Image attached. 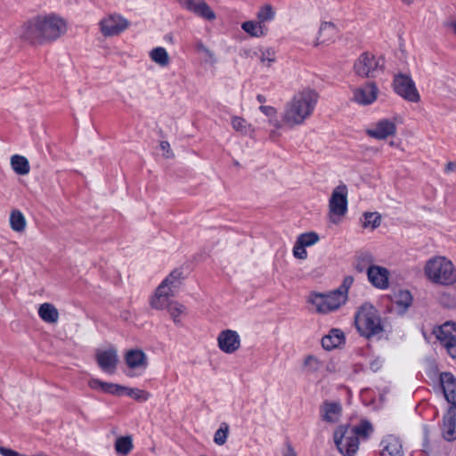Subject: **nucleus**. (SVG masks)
<instances>
[{
    "instance_id": "nucleus-1",
    "label": "nucleus",
    "mask_w": 456,
    "mask_h": 456,
    "mask_svg": "<svg viewBox=\"0 0 456 456\" xmlns=\"http://www.w3.org/2000/svg\"><path fill=\"white\" fill-rule=\"evenodd\" d=\"M67 31L65 20L54 13L37 15L21 27L20 37L31 45L52 43Z\"/></svg>"
},
{
    "instance_id": "nucleus-2",
    "label": "nucleus",
    "mask_w": 456,
    "mask_h": 456,
    "mask_svg": "<svg viewBox=\"0 0 456 456\" xmlns=\"http://www.w3.org/2000/svg\"><path fill=\"white\" fill-rule=\"evenodd\" d=\"M318 99V93L311 88L297 93L285 105L281 117L283 125L289 127L302 125L314 113Z\"/></svg>"
},
{
    "instance_id": "nucleus-3",
    "label": "nucleus",
    "mask_w": 456,
    "mask_h": 456,
    "mask_svg": "<svg viewBox=\"0 0 456 456\" xmlns=\"http://www.w3.org/2000/svg\"><path fill=\"white\" fill-rule=\"evenodd\" d=\"M354 323L361 336L370 339L383 333L384 328L378 310L370 304L362 305L354 317Z\"/></svg>"
},
{
    "instance_id": "nucleus-4",
    "label": "nucleus",
    "mask_w": 456,
    "mask_h": 456,
    "mask_svg": "<svg viewBox=\"0 0 456 456\" xmlns=\"http://www.w3.org/2000/svg\"><path fill=\"white\" fill-rule=\"evenodd\" d=\"M425 275L434 283L449 286L456 282V270L453 264L444 256L430 258L424 268Z\"/></svg>"
},
{
    "instance_id": "nucleus-5",
    "label": "nucleus",
    "mask_w": 456,
    "mask_h": 456,
    "mask_svg": "<svg viewBox=\"0 0 456 456\" xmlns=\"http://www.w3.org/2000/svg\"><path fill=\"white\" fill-rule=\"evenodd\" d=\"M384 59L377 58L375 55L365 52L362 53L354 61V71L356 76L362 78H374L384 69Z\"/></svg>"
},
{
    "instance_id": "nucleus-6",
    "label": "nucleus",
    "mask_w": 456,
    "mask_h": 456,
    "mask_svg": "<svg viewBox=\"0 0 456 456\" xmlns=\"http://www.w3.org/2000/svg\"><path fill=\"white\" fill-rule=\"evenodd\" d=\"M350 425L338 426L333 434L337 449L343 456H354L359 449V439L349 435Z\"/></svg>"
},
{
    "instance_id": "nucleus-7",
    "label": "nucleus",
    "mask_w": 456,
    "mask_h": 456,
    "mask_svg": "<svg viewBox=\"0 0 456 456\" xmlns=\"http://www.w3.org/2000/svg\"><path fill=\"white\" fill-rule=\"evenodd\" d=\"M393 87L398 95L408 102H418L420 100L415 83L409 75L403 73L395 75Z\"/></svg>"
},
{
    "instance_id": "nucleus-8",
    "label": "nucleus",
    "mask_w": 456,
    "mask_h": 456,
    "mask_svg": "<svg viewBox=\"0 0 456 456\" xmlns=\"http://www.w3.org/2000/svg\"><path fill=\"white\" fill-rule=\"evenodd\" d=\"M346 297L339 291L334 290L328 295L314 294L311 302L319 313H328L338 309L346 302Z\"/></svg>"
},
{
    "instance_id": "nucleus-9",
    "label": "nucleus",
    "mask_w": 456,
    "mask_h": 456,
    "mask_svg": "<svg viewBox=\"0 0 456 456\" xmlns=\"http://www.w3.org/2000/svg\"><path fill=\"white\" fill-rule=\"evenodd\" d=\"M330 219L333 223L337 221L334 216H344L347 211V188L345 184L337 186L331 194L329 201Z\"/></svg>"
},
{
    "instance_id": "nucleus-10",
    "label": "nucleus",
    "mask_w": 456,
    "mask_h": 456,
    "mask_svg": "<svg viewBox=\"0 0 456 456\" xmlns=\"http://www.w3.org/2000/svg\"><path fill=\"white\" fill-rule=\"evenodd\" d=\"M128 26V21L120 15L110 14L100 22L101 31L105 37L117 36Z\"/></svg>"
},
{
    "instance_id": "nucleus-11",
    "label": "nucleus",
    "mask_w": 456,
    "mask_h": 456,
    "mask_svg": "<svg viewBox=\"0 0 456 456\" xmlns=\"http://www.w3.org/2000/svg\"><path fill=\"white\" fill-rule=\"evenodd\" d=\"M353 100L360 105H370L378 97L379 88L375 82L370 81L354 89Z\"/></svg>"
},
{
    "instance_id": "nucleus-12",
    "label": "nucleus",
    "mask_w": 456,
    "mask_h": 456,
    "mask_svg": "<svg viewBox=\"0 0 456 456\" xmlns=\"http://www.w3.org/2000/svg\"><path fill=\"white\" fill-rule=\"evenodd\" d=\"M179 4L195 15L208 20H214L216 13L204 0H177Z\"/></svg>"
},
{
    "instance_id": "nucleus-13",
    "label": "nucleus",
    "mask_w": 456,
    "mask_h": 456,
    "mask_svg": "<svg viewBox=\"0 0 456 456\" xmlns=\"http://www.w3.org/2000/svg\"><path fill=\"white\" fill-rule=\"evenodd\" d=\"M219 348L226 353L232 354L240 346V338L235 330H225L219 333L217 338Z\"/></svg>"
},
{
    "instance_id": "nucleus-14",
    "label": "nucleus",
    "mask_w": 456,
    "mask_h": 456,
    "mask_svg": "<svg viewBox=\"0 0 456 456\" xmlns=\"http://www.w3.org/2000/svg\"><path fill=\"white\" fill-rule=\"evenodd\" d=\"M96 361L104 372L113 374L118 362L117 350L113 348L98 350L96 353Z\"/></svg>"
},
{
    "instance_id": "nucleus-15",
    "label": "nucleus",
    "mask_w": 456,
    "mask_h": 456,
    "mask_svg": "<svg viewBox=\"0 0 456 456\" xmlns=\"http://www.w3.org/2000/svg\"><path fill=\"white\" fill-rule=\"evenodd\" d=\"M367 277L369 281L378 289H384L388 287L389 272L385 267L370 265Z\"/></svg>"
},
{
    "instance_id": "nucleus-16",
    "label": "nucleus",
    "mask_w": 456,
    "mask_h": 456,
    "mask_svg": "<svg viewBox=\"0 0 456 456\" xmlns=\"http://www.w3.org/2000/svg\"><path fill=\"white\" fill-rule=\"evenodd\" d=\"M440 383L445 399L451 403L450 407H456V379L451 372H442Z\"/></svg>"
},
{
    "instance_id": "nucleus-17",
    "label": "nucleus",
    "mask_w": 456,
    "mask_h": 456,
    "mask_svg": "<svg viewBox=\"0 0 456 456\" xmlns=\"http://www.w3.org/2000/svg\"><path fill=\"white\" fill-rule=\"evenodd\" d=\"M442 436L448 442L456 440V407H450L443 418Z\"/></svg>"
},
{
    "instance_id": "nucleus-18",
    "label": "nucleus",
    "mask_w": 456,
    "mask_h": 456,
    "mask_svg": "<svg viewBox=\"0 0 456 456\" xmlns=\"http://www.w3.org/2000/svg\"><path fill=\"white\" fill-rule=\"evenodd\" d=\"M380 445L381 456H404L401 440L393 435L384 437Z\"/></svg>"
},
{
    "instance_id": "nucleus-19",
    "label": "nucleus",
    "mask_w": 456,
    "mask_h": 456,
    "mask_svg": "<svg viewBox=\"0 0 456 456\" xmlns=\"http://www.w3.org/2000/svg\"><path fill=\"white\" fill-rule=\"evenodd\" d=\"M396 133L395 123L389 119H381L372 129H369L367 134L376 139L383 140Z\"/></svg>"
},
{
    "instance_id": "nucleus-20",
    "label": "nucleus",
    "mask_w": 456,
    "mask_h": 456,
    "mask_svg": "<svg viewBox=\"0 0 456 456\" xmlns=\"http://www.w3.org/2000/svg\"><path fill=\"white\" fill-rule=\"evenodd\" d=\"M342 412L341 404L338 402L325 401L320 407L321 418L328 423L338 421Z\"/></svg>"
},
{
    "instance_id": "nucleus-21",
    "label": "nucleus",
    "mask_w": 456,
    "mask_h": 456,
    "mask_svg": "<svg viewBox=\"0 0 456 456\" xmlns=\"http://www.w3.org/2000/svg\"><path fill=\"white\" fill-rule=\"evenodd\" d=\"M174 296L175 294L172 293V289L160 284L151 300V305L155 309L167 308L168 304L171 302L169 297Z\"/></svg>"
},
{
    "instance_id": "nucleus-22",
    "label": "nucleus",
    "mask_w": 456,
    "mask_h": 456,
    "mask_svg": "<svg viewBox=\"0 0 456 456\" xmlns=\"http://www.w3.org/2000/svg\"><path fill=\"white\" fill-rule=\"evenodd\" d=\"M89 387L93 389H101L105 393L111 395H123L126 391V387L113 384L103 382L98 379H93L89 381Z\"/></svg>"
},
{
    "instance_id": "nucleus-23",
    "label": "nucleus",
    "mask_w": 456,
    "mask_h": 456,
    "mask_svg": "<svg viewBox=\"0 0 456 456\" xmlns=\"http://www.w3.org/2000/svg\"><path fill=\"white\" fill-rule=\"evenodd\" d=\"M344 340V333L340 330L332 329L328 335L322 338V346L326 350H332L341 345Z\"/></svg>"
},
{
    "instance_id": "nucleus-24",
    "label": "nucleus",
    "mask_w": 456,
    "mask_h": 456,
    "mask_svg": "<svg viewBox=\"0 0 456 456\" xmlns=\"http://www.w3.org/2000/svg\"><path fill=\"white\" fill-rule=\"evenodd\" d=\"M241 28L250 37H261L267 34L268 28L257 20H248L241 24Z\"/></svg>"
},
{
    "instance_id": "nucleus-25",
    "label": "nucleus",
    "mask_w": 456,
    "mask_h": 456,
    "mask_svg": "<svg viewBox=\"0 0 456 456\" xmlns=\"http://www.w3.org/2000/svg\"><path fill=\"white\" fill-rule=\"evenodd\" d=\"M38 315L48 323H55L59 319L58 310L50 303H44L39 306Z\"/></svg>"
},
{
    "instance_id": "nucleus-26",
    "label": "nucleus",
    "mask_w": 456,
    "mask_h": 456,
    "mask_svg": "<svg viewBox=\"0 0 456 456\" xmlns=\"http://www.w3.org/2000/svg\"><path fill=\"white\" fill-rule=\"evenodd\" d=\"M373 432V427L371 423L367 419H362L359 424L355 426L350 425L349 435L356 436L358 439L368 438Z\"/></svg>"
},
{
    "instance_id": "nucleus-27",
    "label": "nucleus",
    "mask_w": 456,
    "mask_h": 456,
    "mask_svg": "<svg viewBox=\"0 0 456 456\" xmlns=\"http://www.w3.org/2000/svg\"><path fill=\"white\" fill-rule=\"evenodd\" d=\"M134 448L133 439L130 436H118L117 437L114 449L118 456L128 455Z\"/></svg>"
},
{
    "instance_id": "nucleus-28",
    "label": "nucleus",
    "mask_w": 456,
    "mask_h": 456,
    "mask_svg": "<svg viewBox=\"0 0 456 456\" xmlns=\"http://www.w3.org/2000/svg\"><path fill=\"white\" fill-rule=\"evenodd\" d=\"M337 35V28L331 22L324 21L321 24L319 29L318 42L316 45L324 44L331 41Z\"/></svg>"
},
{
    "instance_id": "nucleus-29",
    "label": "nucleus",
    "mask_w": 456,
    "mask_h": 456,
    "mask_svg": "<svg viewBox=\"0 0 456 456\" xmlns=\"http://www.w3.org/2000/svg\"><path fill=\"white\" fill-rule=\"evenodd\" d=\"M11 166L13 171L20 175H28L30 171L28 160L24 156H12Z\"/></svg>"
},
{
    "instance_id": "nucleus-30",
    "label": "nucleus",
    "mask_w": 456,
    "mask_h": 456,
    "mask_svg": "<svg viewBox=\"0 0 456 456\" xmlns=\"http://www.w3.org/2000/svg\"><path fill=\"white\" fill-rule=\"evenodd\" d=\"M10 226L16 232H23L27 226L24 215L20 210H12L10 214Z\"/></svg>"
},
{
    "instance_id": "nucleus-31",
    "label": "nucleus",
    "mask_w": 456,
    "mask_h": 456,
    "mask_svg": "<svg viewBox=\"0 0 456 456\" xmlns=\"http://www.w3.org/2000/svg\"><path fill=\"white\" fill-rule=\"evenodd\" d=\"M149 56L151 57L152 61H154L160 67H167L170 62L168 53L164 47L159 46V47L153 48L149 53Z\"/></svg>"
},
{
    "instance_id": "nucleus-32",
    "label": "nucleus",
    "mask_w": 456,
    "mask_h": 456,
    "mask_svg": "<svg viewBox=\"0 0 456 456\" xmlns=\"http://www.w3.org/2000/svg\"><path fill=\"white\" fill-rule=\"evenodd\" d=\"M374 259L370 253L369 252H361L357 255L354 268L359 273H362L366 270L368 273V267L373 265Z\"/></svg>"
},
{
    "instance_id": "nucleus-33",
    "label": "nucleus",
    "mask_w": 456,
    "mask_h": 456,
    "mask_svg": "<svg viewBox=\"0 0 456 456\" xmlns=\"http://www.w3.org/2000/svg\"><path fill=\"white\" fill-rule=\"evenodd\" d=\"M182 274L180 270L175 269L160 284L172 289V293L175 294L181 284Z\"/></svg>"
},
{
    "instance_id": "nucleus-34",
    "label": "nucleus",
    "mask_w": 456,
    "mask_h": 456,
    "mask_svg": "<svg viewBox=\"0 0 456 456\" xmlns=\"http://www.w3.org/2000/svg\"><path fill=\"white\" fill-rule=\"evenodd\" d=\"M452 332H456V323L451 322H446L438 327L436 330H434L436 338L440 342L444 341V338L454 337Z\"/></svg>"
},
{
    "instance_id": "nucleus-35",
    "label": "nucleus",
    "mask_w": 456,
    "mask_h": 456,
    "mask_svg": "<svg viewBox=\"0 0 456 456\" xmlns=\"http://www.w3.org/2000/svg\"><path fill=\"white\" fill-rule=\"evenodd\" d=\"M275 18V11L273 7L266 4L261 6L256 13L257 21L261 22V24H265V22L271 21Z\"/></svg>"
},
{
    "instance_id": "nucleus-36",
    "label": "nucleus",
    "mask_w": 456,
    "mask_h": 456,
    "mask_svg": "<svg viewBox=\"0 0 456 456\" xmlns=\"http://www.w3.org/2000/svg\"><path fill=\"white\" fill-rule=\"evenodd\" d=\"M126 362L129 368H135L142 364V351L132 349L126 354Z\"/></svg>"
},
{
    "instance_id": "nucleus-37",
    "label": "nucleus",
    "mask_w": 456,
    "mask_h": 456,
    "mask_svg": "<svg viewBox=\"0 0 456 456\" xmlns=\"http://www.w3.org/2000/svg\"><path fill=\"white\" fill-rule=\"evenodd\" d=\"M167 312L175 324L180 323L179 316L185 314V306L176 301H172L167 305Z\"/></svg>"
},
{
    "instance_id": "nucleus-38",
    "label": "nucleus",
    "mask_w": 456,
    "mask_h": 456,
    "mask_svg": "<svg viewBox=\"0 0 456 456\" xmlns=\"http://www.w3.org/2000/svg\"><path fill=\"white\" fill-rule=\"evenodd\" d=\"M363 216L364 221L362 222V227H371V229H375L380 225L381 217L378 213L366 212Z\"/></svg>"
},
{
    "instance_id": "nucleus-39",
    "label": "nucleus",
    "mask_w": 456,
    "mask_h": 456,
    "mask_svg": "<svg viewBox=\"0 0 456 456\" xmlns=\"http://www.w3.org/2000/svg\"><path fill=\"white\" fill-rule=\"evenodd\" d=\"M395 303L407 309L412 303V296L408 290H400L395 295Z\"/></svg>"
},
{
    "instance_id": "nucleus-40",
    "label": "nucleus",
    "mask_w": 456,
    "mask_h": 456,
    "mask_svg": "<svg viewBox=\"0 0 456 456\" xmlns=\"http://www.w3.org/2000/svg\"><path fill=\"white\" fill-rule=\"evenodd\" d=\"M229 433V426L227 423H222L220 428L216 431L214 436V442L218 445H223L226 443Z\"/></svg>"
},
{
    "instance_id": "nucleus-41",
    "label": "nucleus",
    "mask_w": 456,
    "mask_h": 456,
    "mask_svg": "<svg viewBox=\"0 0 456 456\" xmlns=\"http://www.w3.org/2000/svg\"><path fill=\"white\" fill-rule=\"evenodd\" d=\"M297 240L303 246L309 247L315 244L319 240V236L316 232H310L299 235Z\"/></svg>"
},
{
    "instance_id": "nucleus-42",
    "label": "nucleus",
    "mask_w": 456,
    "mask_h": 456,
    "mask_svg": "<svg viewBox=\"0 0 456 456\" xmlns=\"http://www.w3.org/2000/svg\"><path fill=\"white\" fill-rule=\"evenodd\" d=\"M304 365L307 371L316 372L322 368V362L314 355H308L305 357Z\"/></svg>"
},
{
    "instance_id": "nucleus-43",
    "label": "nucleus",
    "mask_w": 456,
    "mask_h": 456,
    "mask_svg": "<svg viewBox=\"0 0 456 456\" xmlns=\"http://www.w3.org/2000/svg\"><path fill=\"white\" fill-rule=\"evenodd\" d=\"M275 51L273 48H266L261 51L260 61L270 67L275 61Z\"/></svg>"
},
{
    "instance_id": "nucleus-44",
    "label": "nucleus",
    "mask_w": 456,
    "mask_h": 456,
    "mask_svg": "<svg viewBox=\"0 0 456 456\" xmlns=\"http://www.w3.org/2000/svg\"><path fill=\"white\" fill-rule=\"evenodd\" d=\"M232 126L236 131L241 132L243 134H247L250 129V126L248 125L247 121L240 117L232 118Z\"/></svg>"
},
{
    "instance_id": "nucleus-45",
    "label": "nucleus",
    "mask_w": 456,
    "mask_h": 456,
    "mask_svg": "<svg viewBox=\"0 0 456 456\" xmlns=\"http://www.w3.org/2000/svg\"><path fill=\"white\" fill-rule=\"evenodd\" d=\"M443 346L447 350V353L452 357L456 358V338H444V341L440 342Z\"/></svg>"
},
{
    "instance_id": "nucleus-46",
    "label": "nucleus",
    "mask_w": 456,
    "mask_h": 456,
    "mask_svg": "<svg viewBox=\"0 0 456 456\" xmlns=\"http://www.w3.org/2000/svg\"><path fill=\"white\" fill-rule=\"evenodd\" d=\"M353 282H354V277L350 276V275L346 276L344 278L341 286L336 290L342 293L346 297V299L348 289L352 286Z\"/></svg>"
},
{
    "instance_id": "nucleus-47",
    "label": "nucleus",
    "mask_w": 456,
    "mask_h": 456,
    "mask_svg": "<svg viewBox=\"0 0 456 456\" xmlns=\"http://www.w3.org/2000/svg\"><path fill=\"white\" fill-rule=\"evenodd\" d=\"M305 248V246H303L297 240L293 248L294 256L298 259H305L307 256V252Z\"/></svg>"
},
{
    "instance_id": "nucleus-48",
    "label": "nucleus",
    "mask_w": 456,
    "mask_h": 456,
    "mask_svg": "<svg viewBox=\"0 0 456 456\" xmlns=\"http://www.w3.org/2000/svg\"><path fill=\"white\" fill-rule=\"evenodd\" d=\"M259 110L267 117H273L276 114V110L272 106L261 105Z\"/></svg>"
},
{
    "instance_id": "nucleus-49",
    "label": "nucleus",
    "mask_w": 456,
    "mask_h": 456,
    "mask_svg": "<svg viewBox=\"0 0 456 456\" xmlns=\"http://www.w3.org/2000/svg\"><path fill=\"white\" fill-rule=\"evenodd\" d=\"M283 456H297L293 447L289 444H286V449L283 452Z\"/></svg>"
},
{
    "instance_id": "nucleus-50",
    "label": "nucleus",
    "mask_w": 456,
    "mask_h": 456,
    "mask_svg": "<svg viewBox=\"0 0 456 456\" xmlns=\"http://www.w3.org/2000/svg\"><path fill=\"white\" fill-rule=\"evenodd\" d=\"M160 148L162 149L163 151H165L164 155L167 158H169L170 157V155L168 154L169 153V150H170L169 143L167 142H161Z\"/></svg>"
},
{
    "instance_id": "nucleus-51",
    "label": "nucleus",
    "mask_w": 456,
    "mask_h": 456,
    "mask_svg": "<svg viewBox=\"0 0 456 456\" xmlns=\"http://www.w3.org/2000/svg\"><path fill=\"white\" fill-rule=\"evenodd\" d=\"M429 430L428 427H424V447H428V444Z\"/></svg>"
},
{
    "instance_id": "nucleus-52",
    "label": "nucleus",
    "mask_w": 456,
    "mask_h": 456,
    "mask_svg": "<svg viewBox=\"0 0 456 456\" xmlns=\"http://www.w3.org/2000/svg\"><path fill=\"white\" fill-rule=\"evenodd\" d=\"M456 169V163L455 162H448L446 167H445V171L446 172H450V171H454Z\"/></svg>"
},
{
    "instance_id": "nucleus-53",
    "label": "nucleus",
    "mask_w": 456,
    "mask_h": 456,
    "mask_svg": "<svg viewBox=\"0 0 456 456\" xmlns=\"http://www.w3.org/2000/svg\"><path fill=\"white\" fill-rule=\"evenodd\" d=\"M270 123L276 128H281L283 124L282 122L281 123L278 120H270Z\"/></svg>"
},
{
    "instance_id": "nucleus-54",
    "label": "nucleus",
    "mask_w": 456,
    "mask_h": 456,
    "mask_svg": "<svg viewBox=\"0 0 456 456\" xmlns=\"http://www.w3.org/2000/svg\"><path fill=\"white\" fill-rule=\"evenodd\" d=\"M256 100L261 102V103H264L266 102V98L265 96L262 95V94H257L256 96Z\"/></svg>"
},
{
    "instance_id": "nucleus-55",
    "label": "nucleus",
    "mask_w": 456,
    "mask_h": 456,
    "mask_svg": "<svg viewBox=\"0 0 456 456\" xmlns=\"http://www.w3.org/2000/svg\"><path fill=\"white\" fill-rule=\"evenodd\" d=\"M451 26H452V28H453L454 33L456 34V20H455V21H453V22H452Z\"/></svg>"
},
{
    "instance_id": "nucleus-56",
    "label": "nucleus",
    "mask_w": 456,
    "mask_h": 456,
    "mask_svg": "<svg viewBox=\"0 0 456 456\" xmlns=\"http://www.w3.org/2000/svg\"><path fill=\"white\" fill-rule=\"evenodd\" d=\"M405 4H410L413 2V0H403Z\"/></svg>"
},
{
    "instance_id": "nucleus-57",
    "label": "nucleus",
    "mask_w": 456,
    "mask_h": 456,
    "mask_svg": "<svg viewBox=\"0 0 456 456\" xmlns=\"http://www.w3.org/2000/svg\"><path fill=\"white\" fill-rule=\"evenodd\" d=\"M440 300H441V303H442V304H444V305H448V306L450 305V303H449V302H448V303H445V302L444 301V299H443V298H441Z\"/></svg>"
},
{
    "instance_id": "nucleus-58",
    "label": "nucleus",
    "mask_w": 456,
    "mask_h": 456,
    "mask_svg": "<svg viewBox=\"0 0 456 456\" xmlns=\"http://www.w3.org/2000/svg\"><path fill=\"white\" fill-rule=\"evenodd\" d=\"M147 396H148V394H146V393L144 392V397H143V400H144V401L147 399Z\"/></svg>"
}]
</instances>
